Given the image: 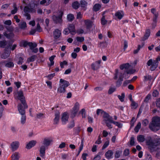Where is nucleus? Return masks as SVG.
I'll return each instance as SVG.
<instances>
[{
    "mask_svg": "<svg viewBox=\"0 0 160 160\" xmlns=\"http://www.w3.org/2000/svg\"><path fill=\"white\" fill-rule=\"evenodd\" d=\"M7 45L6 41L4 40L0 41V48H4Z\"/></svg>",
    "mask_w": 160,
    "mask_h": 160,
    "instance_id": "40",
    "label": "nucleus"
},
{
    "mask_svg": "<svg viewBox=\"0 0 160 160\" xmlns=\"http://www.w3.org/2000/svg\"><path fill=\"white\" fill-rule=\"evenodd\" d=\"M158 94V91L155 90L153 91L152 93V95L153 97H156Z\"/></svg>",
    "mask_w": 160,
    "mask_h": 160,
    "instance_id": "62",
    "label": "nucleus"
},
{
    "mask_svg": "<svg viewBox=\"0 0 160 160\" xmlns=\"http://www.w3.org/2000/svg\"><path fill=\"white\" fill-rule=\"evenodd\" d=\"M101 158V156L97 154L95 156L93 160H100Z\"/></svg>",
    "mask_w": 160,
    "mask_h": 160,
    "instance_id": "64",
    "label": "nucleus"
},
{
    "mask_svg": "<svg viewBox=\"0 0 160 160\" xmlns=\"http://www.w3.org/2000/svg\"><path fill=\"white\" fill-rule=\"evenodd\" d=\"M122 153V151L121 150H118L117 151L116 153L115 154V158H119L121 154Z\"/></svg>",
    "mask_w": 160,
    "mask_h": 160,
    "instance_id": "47",
    "label": "nucleus"
},
{
    "mask_svg": "<svg viewBox=\"0 0 160 160\" xmlns=\"http://www.w3.org/2000/svg\"><path fill=\"white\" fill-rule=\"evenodd\" d=\"M63 12L62 11H59L58 16L53 15L52 17L53 21L56 23H61L62 22V16L63 15Z\"/></svg>",
    "mask_w": 160,
    "mask_h": 160,
    "instance_id": "7",
    "label": "nucleus"
},
{
    "mask_svg": "<svg viewBox=\"0 0 160 160\" xmlns=\"http://www.w3.org/2000/svg\"><path fill=\"white\" fill-rule=\"evenodd\" d=\"M19 27L22 29H24L27 27V24L25 22H21L19 24Z\"/></svg>",
    "mask_w": 160,
    "mask_h": 160,
    "instance_id": "34",
    "label": "nucleus"
},
{
    "mask_svg": "<svg viewBox=\"0 0 160 160\" xmlns=\"http://www.w3.org/2000/svg\"><path fill=\"white\" fill-rule=\"evenodd\" d=\"M67 18L68 21H72L74 18V16L72 14H69L68 15Z\"/></svg>",
    "mask_w": 160,
    "mask_h": 160,
    "instance_id": "36",
    "label": "nucleus"
},
{
    "mask_svg": "<svg viewBox=\"0 0 160 160\" xmlns=\"http://www.w3.org/2000/svg\"><path fill=\"white\" fill-rule=\"evenodd\" d=\"M118 97L120 100L121 102H123L124 101V98L125 97V94L124 93H122L121 95H118Z\"/></svg>",
    "mask_w": 160,
    "mask_h": 160,
    "instance_id": "44",
    "label": "nucleus"
},
{
    "mask_svg": "<svg viewBox=\"0 0 160 160\" xmlns=\"http://www.w3.org/2000/svg\"><path fill=\"white\" fill-rule=\"evenodd\" d=\"M149 127L150 129L153 131L159 130L160 128V117L157 116L153 117Z\"/></svg>",
    "mask_w": 160,
    "mask_h": 160,
    "instance_id": "2",
    "label": "nucleus"
},
{
    "mask_svg": "<svg viewBox=\"0 0 160 160\" xmlns=\"http://www.w3.org/2000/svg\"><path fill=\"white\" fill-rule=\"evenodd\" d=\"M59 85L66 88L70 85L69 82L62 79H60L59 81Z\"/></svg>",
    "mask_w": 160,
    "mask_h": 160,
    "instance_id": "13",
    "label": "nucleus"
},
{
    "mask_svg": "<svg viewBox=\"0 0 160 160\" xmlns=\"http://www.w3.org/2000/svg\"><path fill=\"white\" fill-rule=\"evenodd\" d=\"M101 7V6L99 4H95L93 7V9L94 11H98Z\"/></svg>",
    "mask_w": 160,
    "mask_h": 160,
    "instance_id": "33",
    "label": "nucleus"
},
{
    "mask_svg": "<svg viewBox=\"0 0 160 160\" xmlns=\"http://www.w3.org/2000/svg\"><path fill=\"white\" fill-rule=\"evenodd\" d=\"M150 30L149 29H147L145 35L142 38V41H145L150 36Z\"/></svg>",
    "mask_w": 160,
    "mask_h": 160,
    "instance_id": "20",
    "label": "nucleus"
},
{
    "mask_svg": "<svg viewBox=\"0 0 160 160\" xmlns=\"http://www.w3.org/2000/svg\"><path fill=\"white\" fill-rule=\"evenodd\" d=\"M55 76V73H53L48 75L47 78L49 79H51Z\"/></svg>",
    "mask_w": 160,
    "mask_h": 160,
    "instance_id": "63",
    "label": "nucleus"
},
{
    "mask_svg": "<svg viewBox=\"0 0 160 160\" xmlns=\"http://www.w3.org/2000/svg\"><path fill=\"white\" fill-rule=\"evenodd\" d=\"M20 157V154L18 152H15L14 153L12 156V160H18Z\"/></svg>",
    "mask_w": 160,
    "mask_h": 160,
    "instance_id": "23",
    "label": "nucleus"
},
{
    "mask_svg": "<svg viewBox=\"0 0 160 160\" xmlns=\"http://www.w3.org/2000/svg\"><path fill=\"white\" fill-rule=\"evenodd\" d=\"M144 79L146 81L150 80L152 79V77L151 75H146L144 76Z\"/></svg>",
    "mask_w": 160,
    "mask_h": 160,
    "instance_id": "55",
    "label": "nucleus"
},
{
    "mask_svg": "<svg viewBox=\"0 0 160 160\" xmlns=\"http://www.w3.org/2000/svg\"><path fill=\"white\" fill-rule=\"evenodd\" d=\"M107 22V21L106 20L105 18V17L103 16L101 19V23L103 25L106 24Z\"/></svg>",
    "mask_w": 160,
    "mask_h": 160,
    "instance_id": "51",
    "label": "nucleus"
},
{
    "mask_svg": "<svg viewBox=\"0 0 160 160\" xmlns=\"http://www.w3.org/2000/svg\"><path fill=\"white\" fill-rule=\"evenodd\" d=\"M135 143L134 138L133 137H132L130 139V144L131 146H133L134 145Z\"/></svg>",
    "mask_w": 160,
    "mask_h": 160,
    "instance_id": "56",
    "label": "nucleus"
},
{
    "mask_svg": "<svg viewBox=\"0 0 160 160\" xmlns=\"http://www.w3.org/2000/svg\"><path fill=\"white\" fill-rule=\"evenodd\" d=\"M158 59L159 58H157L156 60H153L152 59H150L147 62V64L148 66H150V69L151 70L153 71L157 67Z\"/></svg>",
    "mask_w": 160,
    "mask_h": 160,
    "instance_id": "3",
    "label": "nucleus"
},
{
    "mask_svg": "<svg viewBox=\"0 0 160 160\" xmlns=\"http://www.w3.org/2000/svg\"><path fill=\"white\" fill-rule=\"evenodd\" d=\"M129 154V151L128 149H126L125 150L123 154L125 156H127Z\"/></svg>",
    "mask_w": 160,
    "mask_h": 160,
    "instance_id": "59",
    "label": "nucleus"
},
{
    "mask_svg": "<svg viewBox=\"0 0 160 160\" xmlns=\"http://www.w3.org/2000/svg\"><path fill=\"white\" fill-rule=\"evenodd\" d=\"M55 57V55H52L49 58V60L50 62V63L49 65V66H52L54 64V62L53 61V60Z\"/></svg>",
    "mask_w": 160,
    "mask_h": 160,
    "instance_id": "38",
    "label": "nucleus"
},
{
    "mask_svg": "<svg viewBox=\"0 0 160 160\" xmlns=\"http://www.w3.org/2000/svg\"><path fill=\"white\" fill-rule=\"evenodd\" d=\"M109 142L108 140L106 141L104 143L102 147V149L103 150L106 148L109 145Z\"/></svg>",
    "mask_w": 160,
    "mask_h": 160,
    "instance_id": "50",
    "label": "nucleus"
},
{
    "mask_svg": "<svg viewBox=\"0 0 160 160\" xmlns=\"http://www.w3.org/2000/svg\"><path fill=\"white\" fill-rule=\"evenodd\" d=\"M37 7V5L33 3L29 5L28 6H26L25 7L24 11L25 12H28L30 13H34L36 12V9Z\"/></svg>",
    "mask_w": 160,
    "mask_h": 160,
    "instance_id": "4",
    "label": "nucleus"
},
{
    "mask_svg": "<svg viewBox=\"0 0 160 160\" xmlns=\"http://www.w3.org/2000/svg\"><path fill=\"white\" fill-rule=\"evenodd\" d=\"M130 65L128 63H126L122 64L120 66V68L122 70L124 69H128L130 67Z\"/></svg>",
    "mask_w": 160,
    "mask_h": 160,
    "instance_id": "29",
    "label": "nucleus"
},
{
    "mask_svg": "<svg viewBox=\"0 0 160 160\" xmlns=\"http://www.w3.org/2000/svg\"><path fill=\"white\" fill-rule=\"evenodd\" d=\"M84 22L87 29H90L94 25L93 22L88 19L85 20Z\"/></svg>",
    "mask_w": 160,
    "mask_h": 160,
    "instance_id": "9",
    "label": "nucleus"
},
{
    "mask_svg": "<svg viewBox=\"0 0 160 160\" xmlns=\"http://www.w3.org/2000/svg\"><path fill=\"white\" fill-rule=\"evenodd\" d=\"M66 91V88L60 85H59L57 89V92L59 93H64Z\"/></svg>",
    "mask_w": 160,
    "mask_h": 160,
    "instance_id": "28",
    "label": "nucleus"
},
{
    "mask_svg": "<svg viewBox=\"0 0 160 160\" xmlns=\"http://www.w3.org/2000/svg\"><path fill=\"white\" fill-rule=\"evenodd\" d=\"M137 140L140 142H143L145 140V137L142 135H139L137 136Z\"/></svg>",
    "mask_w": 160,
    "mask_h": 160,
    "instance_id": "30",
    "label": "nucleus"
},
{
    "mask_svg": "<svg viewBox=\"0 0 160 160\" xmlns=\"http://www.w3.org/2000/svg\"><path fill=\"white\" fill-rule=\"evenodd\" d=\"M111 123L114 124L116 126H117L120 128H121L122 126V125L121 124V123L118 122H114L112 120V122Z\"/></svg>",
    "mask_w": 160,
    "mask_h": 160,
    "instance_id": "49",
    "label": "nucleus"
},
{
    "mask_svg": "<svg viewBox=\"0 0 160 160\" xmlns=\"http://www.w3.org/2000/svg\"><path fill=\"white\" fill-rule=\"evenodd\" d=\"M116 90V88H111L108 90V93L109 94H111L114 92Z\"/></svg>",
    "mask_w": 160,
    "mask_h": 160,
    "instance_id": "53",
    "label": "nucleus"
},
{
    "mask_svg": "<svg viewBox=\"0 0 160 160\" xmlns=\"http://www.w3.org/2000/svg\"><path fill=\"white\" fill-rule=\"evenodd\" d=\"M79 5V3L77 1L73 2L72 5L73 8L75 9H77L78 8Z\"/></svg>",
    "mask_w": 160,
    "mask_h": 160,
    "instance_id": "32",
    "label": "nucleus"
},
{
    "mask_svg": "<svg viewBox=\"0 0 160 160\" xmlns=\"http://www.w3.org/2000/svg\"><path fill=\"white\" fill-rule=\"evenodd\" d=\"M46 147V146L43 145L40 147L39 152L40 155L41 157H43L45 155Z\"/></svg>",
    "mask_w": 160,
    "mask_h": 160,
    "instance_id": "22",
    "label": "nucleus"
},
{
    "mask_svg": "<svg viewBox=\"0 0 160 160\" xmlns=\"http://www.w3.org/2000/svg\"><path fill=\"white\" fill-rule=\"evenodd\" d=\"M28 43L29 42H28L26 41H23L21 43V46L23 47H26L27 45L28 46Z\"/></svg>",
    "mask_w": 160,
    "mask_h": 160,
    "instance_id": "57",
    "label": "nucleus"
},
{
    "mask_svg": "<svg viewBox=\"0 0 160 160\" xmlns=\"http://www.w3.org/2000/svg\"><path fill=\"white\" fill-rule=\"evenodd\" d=\"M28 46L30 47V49L32 50L36 48L37 46V44L36 43L29 42Z\"/></svg>",
    "mask_w": 160,
    "mask_h": 160,
    "instance_id": "41",
    "label": "nucleus"
},
{
    "mask_svg": "<svg viewBox=\"0 0 160 160\" xmlns=\"http://www.w3.org/2000/svg\"><path fill=\"white\" fill-rule=\"evenodd\" d=\"M37 143L35 140H32L28 143L26 146V148L28 149H30L32 147H34Z\"/></svg>",
    "mask_w": 160,
    "mask_h": 160,
    "instance_id": "19",
    "label": "nucleus"
},
{
    "mask_svg": "<svg viewBox=\"0 0 160 160\" xmlns=\"http://www.w3.org/2000/svg\"><path fill=\"white\" fill-rule=\"evenodd\" d=\"M3 35L8 39H10L14 36L12 32L7 34L6 32H5L3 33Z\"/></svg>",
    "mask_w": 160,
    "mask_h": 160,
    "instance_id": "31",
    "label": "nucleus"
},
{
    "mask_svg": "<svg viewBox=\"0 0 160 160\" xmlns=\"http://www.w3.org/2000/svg\"><path fill=\"white\" fill-rule=\"evenodd\" d=\"M12 150L14 151L17 150L19 147V142L18 141H16L13 142L11 145Z\"/></svg>",
    "mask_w": 160,
    "mask_h": 160,
    "instance_id": "18",
    "label": "nucleus"
},
{
    "mask_svg": "<svg viewBox=\"0 0 160 160\" xmlns=\"http://www.w3.org/2000/svg\"><path fill=\"white\" fill-rule=\"evenodd\" d=\"M76 32L79 34L84 33V30L82 28H79L77 30Z\"/></svg>",
    "mask_w": 160,
    "mask_h": 160,
    "instance_id": "54",
    "label": "nucleus"
},
{
    "mask_svg": "<svg viewBox=\"0 0 160 160\" xmlns=\"http://www.w3.org/2000/svg\"><path fill=\"white\" fill-rule=\"evenodd\" d=\"M60 113L58 111L56 112L55 115V118L54 119V124H58L59 120Z\"/></svg>",
    "mask_w": 160,
    "mask_h": 160,
    "instance_id": "21",
    "label": "nucleus"
},
{
    "mask_svg": "<svg viewBox=\"0 0 160 160\" xmlns=\"http://www.w3.org/2000/svg\"><path fill=\"white\" fill-rule=\"evenodd\" d=\"M113 154L112 151L108 150L106 153L105 156L107 158L109 159L112 158Z\"/></svg>",
    "mask_w": 160,
    "mask_h": 160,
    "instance_id": "26",
    "label": "nucleus"
},
{
    "mask_svg": "<svg viewBox=\"0 0 160 160\" xmlns=\"http://www.w3.org/2000/svg\"><path fill=\"white\" fill-rule=\"evenodd\" d=\"M14 9L11 11V13L12 14H14L16 13L18 10V8L16 7V5L14 4L13 6Z\"/></svg>",
    "mask_w": 160,
    "mask_h": 160,
    "instance_id": "45",
    "label": "nucleus"
},
{
    "mask_svg": "<svg viewBox=\"0 0 160 160\" xmlns=\"http://www.w3.org/2000/svg\"><path fill=\"white\" fill-rule=\"evenodd\" d=\"M87 3L84 0H82L80 1V6L82 7L86 8L87 6Z\"/></svg>",
    "mask_w": 160,
    "mask_h": 160,
    "instance_id": "37",
    "label": "nucleus"
},
{
    "mask_svg": "<svg viewBox=\"0 0 160 160\" xmlns=\"http://www.w3.org/2000/svg\"><path fill=\"white\" fill-rule=\"evenodd\" d=\"M101 62V60H98L95 62L94 63L92 64V68L94 70H95L99 68L100 67V64Z\"/></svg>",
    "mask_w": 160,
    "mask_h": 160,
    "instance_id": "15",
    "label": "nucleus"
},
{
    "mask_svg": "<svg viewBox=\"0 0 160 160\" xmlns=\"http://www.w3.org/2000/svg\"><path fill=\"white\" fill-rule=\"evenodd\" d=\"M15 98L19 100L25 106V107H26V105L25 104L26 102L22 91L20 90L16 93L15 94Z\"/></svg>",
    "mask_w": 160,
    "mask_h": 160,
    "instance_id": "5",
    "label": "nucleus"
},
{
    "mask_svg": "<svg viewBox=\"0 0 160 160\" xmlns=\"http://www.w3.org/2000/svg\"><path fill=\"white\" fill-rule=\"evenodd\" d=\"M25 14H24V16L26 17V19L28 20H30L31 18L30 15L28 13V12H24Z\"/></svg>",
    "mask_w": 160,
    "mask_h": 160,
    "instance_id": "48",
    "label": "nucleus"
},
{
    "mask_svg": "<svg viewBox=\"0 0 160 160\" xmlns=\"http://www.w3.org/2000/svg\"><path fill=\"white\" fill-rule=\"evenodd\" d=\"M5 66L8 68L13 67L14 66L13 63L11 62H8L5 63Z\"/></svg>",
    "mask_w": 160,
    "mask_h": 160,
    "instance_id": "43",
    "label": "nucleus"
},
{
    "mask_svg": "<svg viewBox=\"0 0 160 160\" xmlns=\"http://www.w3.org/2000/svg\"><path fill=\"white\" fill-rule=\"evenodd\" d=\"M103 120L105 122H109L110 123H111L112 122V118L107 113L103 112Z\"/></svg>",
    "mask_w": 160,
    "mask_h": 160,
    "instance_id": "10",
    "label": "nucleus"
},
{
    "mask_svg": "<svg viewBox=\"0 0 160 160\" xmlns=\"http://www.w3.org/2000/svg\"><path fill=\"white\" fill-rule=\"evenodd\" d=\"M160 138L157 136H154L152 138L149 137L146 139V144L148 148L152 151L160 144Z\"/></svg>",
    "mask_w": 160,
    "mask_h": 160,
    "instance_id": "1",
    "label": "nucleus"
},
{
    "mask_svg": "<svg viewBox=\"0 0 160 160\" xmlns=\"http://www.w3.org/2000/svg\"><path fill=\"white\" fill-rule=\"evenodd\" d=\"M76 40L79 42H82L84 40V38L83 37H77L76 38Z\"/></svg>",
    "mask_w": 160,
    "mask_h": 160,
    "instance_id": "46",
    "label": "nucleus"
},
{
    "mask_svg": "<svg viewBox=\"0 0 160 160\" xmlns=\"http://www.w3.org/2000/svg\"><path fill=\"white\" fill-rule=\"evenodd\" d=\"M69 118V115L67 113L64 112L62 113L61 118L62 123V124H66L68 121Z\"/></svg>",
    "mask_w": 160,
    "mask_h": 160,
    "instance_id": "12",
    "label": "nucleus"
},
{
    "mask_svg": "<svg viewBox=\"0 0 160 160\" xmlns=\"http://www.w3.org/2000/svg\"><path fill=\"white\" fill-rule=\"evenodd\" d=\"M131 108L132 109H135L137 108L138 106L137 103L135 102L133 100L132 101L131 104Z\"/></svg>",
    "mask_w": 160,
    "mask_h": 160,
    "instance_id": "35",
    "label": "nucleus"
},
{
    "mask_svg": "<svg viewBox=\"0 0 160 160\" xmlns=\"http://www.w3.org/2000/svg\"><path fill=\"white\" fill-rule=\"evenodd\" d=\"M122 73L121 72H118V70L117 69H116L115 70V76L114 77L115 79H116L118 78V76L119 75V76H120L119 78V80L120 81H122Z\"/></svg>",
    "mask_w": 160,
    "mask_h": 160,
    "instance_id": "24",
    "label": "nucleus"
},
{
    "mask_svg": "<svg viewBox=\"0 0 160 160\" xmlns=\"http://www.w3.org/2000/svg\"><path fill=\"white\" fill-rule=\"evenodd\" d=\"M10 52L5 50V51L1 55V58H2L6 59L9 57Z\"/></svg>",
    "mask_w": 160,
    "mask_h": 160,
    "instance_id": "27",
    "label": "nucleus"
},
{
    "mask_svg": "<svg viewBox=\"0 0 160 160\" xmlns=\"http://www.w3.org/2000/svg\"><path fill=\"white\" fill-rule=\"evenodd\" d=\"M46 83L48 88L50 89H52V82L50 81H47L46 82Z\"/></svg>",
    "mask_w": 160,
    "mask_h": 160,
    "instance_id": "52",
    "label": "nucleus"
},
{
    "mask_svg": "<svg viewBox=\"0 0 160 160\" xmlns=\"http://www.w3.org/2000/svg\"><path fill=\"white\" fill-rule=\"evenodd\" d=\"M22 117L21 118V123L22 124H24L26 120V116L25 115H21Z\"/></svg>",
    "mask_w": 160,
    "mask_h": 160,
    "instance_id": "42",
    "label": "nucleus"
},
{
    "mask_svg": "<svg viewBox=\"0 0 160 160\" xmlns=\"http://www.w3.org/2000/svg\"><path fill=\"white\" fill-rule=\"evenodd\" d=\"M124 15L123 12L122 11H118L116 12L115 14V19L119 20L122 19Z\"/></svg>",
    "mask_w": 160,
    "mask_h": 160,
    "instance_id": "16",
    "label": "nucleus"
},
{
    "mask_svg": "<svg viewBox=\"0 0 160 160\" xmlns=\"http://www.w3.org/2000/svg\"><path fill=\"white\" fill-rule=\"evenodd\" d=\"M68 28L69 29V32L72 35H74L76 33L75 26L74 25L72 24L69 25Z\"/></svg>",
    "mask_w": 160,
    "mask_h": 160,
    "instance_id": "17",
    "label": "nucleus"
},
{
    "mask_svg": "<svg viewBox=\"0 0 160 160\" xmlns=\"http://www.w3.org/2000/svg\"><path fill=\"white\" fill-rule=\"evenodd\" d=\"M61 34V31L58 29H56L53 32V35L54 38L55 39L58 38Z\"/></svg>",
    "mask_w": 160,
    "mask_h": 160,
    "instance_id": "14",
    "label": "nucleus"
},
{
    "mask_svg": "<svg viewBox=\"0 0 160 160\" xmlns=\"http://www.w3.org/2000/svg\"><path fill=\"white\" fill-rule=\"evenodd\" d=\"M141 127V123L140 122H139L137 124V126L134 128V131L136 132H138L139 129Z\"/></svg>",
    "mask_w": 160,
    "mask_h": 160,
    "instance_id": "39",
    "label": "nucleus"
},
{
    "mask_svg": "<svg viewBox=\"0 0 160 160\" xmlns=\"http://www.w3.org/2000/svg\"><path fill=\"white\" fill-rule=\"evenodd\" d=\"M25 104L26 105L25 107V106L23 105L24 108H23V105L21 104H19L18 106V111H19V113L21 115H25V108H28V106L26 104V102H25Z\"/></svg>",
    "mask_w": 160,
    "mask_h": 160,
    "instance_id": "8",
    "label": "nucleus"
},
{
    "mask_svg": "<svg viewBox=\"0 0 160 160\" xmlns=\"http://www.w3.org/2000/svg\"><path fill=\"white\" fill-rule=\"evenodd\" d=\"M52 141V139L51 138H45L43 139L42 144L47 147L50 145Z\"/></svg>",
    "mask_w": 160,
    "mask_h": 160,
    "instance_id": "11",
    "label": "nucleus"
},
{
    "mask_svg": "<svg viewBox=\"0 0 160 160\" xmlns=\"http://www.w3.org/2000/svg\"><path fill=\"white\" fill-rule=\"evenodd\" d=\"M101 142H102L101 138L100 136L99 135V136L98 137V139L95 142V143L96 144H99L101 143Z\"/></svg>",
    "mask_w": 160,
    "mask_h": 160,
    "instance_id": "58",
    "label": "nucleus"
},
{
    "mask_svg": "<svg viewBox=\"0 0 160 160\" xmlns=\"http://www.w3.org/2000/svg\"><path fill=\"white\" fill-rule=\"evenodd\" d=\"M51 2L50 0H42L40 1V4L42 5L47 6L49 5Z\"/></svg>",
    "mask_w": 160,
    "mask_h": 160,
    "instance_id": "25",
    "label": "nucleus"
},
{
    "mask_svg": "<svg viewBox=\"0 0 160 160\" xmlns=\"http://www.w3.org/2000/svg\"><path fill=\"white\" fill-rule=\"evenodd\" d=\"M148 120L147 119H145L142 122V124L143 126H146L148 125Z\"/></svg>",
    "mask_w": 160,
    "mask_h": 160,
    "instance_id": "61",
    "label": "nucleus"
},
{
    "mask_svg": "<svg viewBox=\"0 0 160 160\" xmlns=\"http://www.w3.org/2000/svg\"><path fill=\"white\" fill-rule=\"evenodd\" d=\"M80 105L78 102H76L75 104L72 111L71 117L74 118L75 117L79 109Z\"/></svg>",
    "mask_w": 160,
    "mask_h": 160,
    "instance_id": "6",
    "label": "nucleus"
},
{
    "mask_svg": "<svg viewBox=\"0 0 160 160\" xmlns=\"http://www.w3.org/2000/svg\"><path fill=\"white\" fill-rule=\"evenodd\" d=\"M9 5L8 4H5L2 6V8L3 9H7L9 7Z\"/></svg>",
    "mask_w": 160,
    "mask_h": 160,
    "instance_id": "60",
    "label": "nucleus"
}]
</instances>
